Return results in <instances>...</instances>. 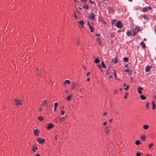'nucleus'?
<instances>
[{"mask_svg":"<svg viewBox=\"0 0 156 156\" xmlns=\"http://www.w3.org/2000/svg\"><path fill=\"white\" fill-rule=\"evenodd\" d=\"M113 73L114 74V75L115 78L116 79L117 77V74H116V70H113Z\"/></svg>","mask_w":156,"mask_h":156,"instance_id":"obj_20","label":"nucleus"},{"mask_svg":"<svg viewBox=\"0 0 156 156\" xmlns=\"http://www.w3.org/2000/svg\"><path fill=\"white\" fill-rule=\"evenodd\" d=\"M140 98L142 100H145L146 99V97L143 95H140Z\"/></svg>","mask_w":156,"mask_h":156,"instance_id":"obj_11","label":"nucleus"},{"mask_svg":"<svg viewBox=\"0 0 156 156\" xmlns=\"http://www.w3.org/2000/svg\"><path fill=\"white\" fill-rule=\"evenodd\" d=\"M140 45L142 47V48H146V46L145 44H144L143 41H142L140 43Z\"/></svg>","mask_w":156,"mask_h":156,"instance_id":"obj_10","label":"nucleus"},{"mask_svg":"<svg viewBox=\"0 0 156 156\" xmlns=\"http://www.w3.org/2000/svg\"><path fill=\"white\" fill-rule=\"evenodd\" d=\"M76 83H73L71 85V89H73L76 88Z\"/></svg>","mask_w":156,"mask_h":156,"instance_id":"obj_17","label":"nucleus"},{"mask_svg":"<svg viewBox=\"0 0 156 156\" xmlns=\"http://www.w3.org/2000/svg\"><path fill=\"white\" fill-rule=\"evenodd\" d=\"M53 126L52 124H50L47 126V129H50L53 127Z\"/></svg>","mask_w":156,"mask_h":156,"instance_id":"obj_13","label":"nucleus"},{"mask_svg":"<svg viewBox=\"0 0 156 156\" xmlns=\"http://www.w3.org/2000/svg\"><path fill=\"white\" fill-rule=\"evenodd\" d=\"M128 60H129V58H127V57H125L123 58V60L124 62H127L128 61Z\"/></svg>","mask_w":156,"mask_h":156,"instance_id":"obj_23","label":"nucleus"},{"mask_svg":"<svg viewBox=\"0 0 156 156\" xmlns=\"http://www.w3.org/2000/svg\"><path fill=\"white\" fill-rule=\"evenodd\" d=\"M149 127V126L147 125H145L143 126V128L145 129H147Z\"/></svg>","mask_w":156,"mask_h":156,"instance_id":"obj_21","label":"nucleus"},{"mask_svg":"<svg viewBox=\"0 0 156 156\" xmlns=\"http://www.w3.org/2000/svg\"><path fill=\"white\" fill-rule=\"evenodd\" d=\"M88 8H89V7H88V5H86L85 6V8L86 10H87V9H88Z\"/></svg>","mask_w":156,"mask_h":156,"instance_id":"obj_44","label":"nucleus"},{"mask_svg":"<svg viewBox=\"0 0 156 156\" xmlns=\"http://www.w3.org/2000/svg\"><path fill=\"white\" fill-rule=\"evenodd\" d=\"M56 107H55L54 108V110L55 111H56Z\"/></svg>","mask_w":156,"mask_h":156,"instance_id":"obj_55","label":"nucleus"},{"mask_svg":"<svg viewBox=\"0 0 156 156\" xmlns=\"http://www.w3.org/2000/svg\"><path fill=\"white\" fill-rule=\"evenodd\" d=\"M65 111L63 110H61V113L62 115H63L64 114Z\"/></svg>","mask_w":156,"mask_h":156,"instance_id":"obj_40","label":"nucleus"},{"mask_svg":"<svg viewBox=\"0 0 156 156\" xmlns=\"http://www.w3.org/2000/svg\"><path fill=\"white\" fill-rule=\"evenodd\" d=\"M95 16H96V15L94 14V13L93 12H92L91 14L89 15V17L90 20H93L95 19Z\"/></svg>","mask_w":156,"mask_h":156,"instance_id":"obj_4","label":"nucleus"},{"mask_svg":"<svg viewBox=\"0 0 156 156\" xmlns=\"http://www.w3.org/2000/svg\"><path fill=\"white\" fill-rule=\"evenodd\" d=\"M82 2H85L86 1V0H80Z\"/></svg>","mask_w":156,"mask_h":156,"instance_id":"obj_50","label":"nucleus"},{"mask_svg":"<svg viewBox=\"0 0 156 156\" xmlns=\"http://www.w3.org/2000/svg\"><path fill=\"white\" fill-rule=\"evenodd\" d=\"M65 120V117H61L60 119V122H63Z\"/></svg>","mask_w":156,"mask_h":156,"instance_id":"obj_30","label":"nucleus"},{"mask_svg":"<svg viewBox=\"0 0 156 156\" xmlns=\"http://www.w3.org/2000/svg\"><path fill=\"white\" fill-rule=\"evenodd\" d=\"M129 85H127L126 86V88H124V89L125 90H127L129 88Z\"/></svg>","mask_w":156,"mask_h":156,"instance_id":"obj_36","label":"nucleus"},{"mask_svg":"<svg viewBox=\"0 0 156 156\" xmlns=\"http://www.w3.org/2000/svg\"><path fill=\"white\" fill-rule=\"evenodd\" d=\"M97 66H98V67L100 69H101V65L100 64H98L97 65Z\"/></svg>","mask_w":156,"mask_h":156,"instance_id":"obj_43","label":"nucleus"},{"mask_svg":"<svg viewBox=\"0 0 156 156\" xmlns=\"http://www.w3.org/2000/svg\"><path fill=\"white\" fill-rule=\"evenodd\" d=\"M151 69V66L148 65L146 66L145 68V70L146 72H149Z\"/></svg>","mask_w":156,"mask_h":156,"instance_id":"obj_8","label":"nucleus"},{"mask_svg":"<svg viewBox=\"0 0 156 156\" xmlns=\"http://www.w3.org/2000/svg\"><path fill=\"white\" fill-rule=\"evenodd\" d=\"M58 136V135H56L55 136V140H57V137Z\"/></svg>","mask_w":156,"mask_h":156,"instance_id":"obj_46","label":"nucleus"},{"mask_svg":"<svg viewBox=\"0 0 156 156\" xmlns=\"http://www.w3.org/2000/svg\"><path fill=\"white\" fill-rule=\"evenodd\" d=\"M89 1L91 3H92L93 2L91 0H89Z\"/></svg>","mask_w":156,"mask_h":156,"instance_id":"obj_53","label":"nucleus"},{"mask_svg":"<svg viewBox=\"0 0 156 156\" xmlns=\"http://www.w3.org/2000/svg\"><path fill=\"white\" fill-rule=\"evenodd\" d=\"M126 86V83H124L123 85V87H125Z\"/></svg>","mask_w":156,"mask_h":156,"instance_id":"obj_56","label":"nucleus"},{"mask_svg":"<svg viewBox=\"0 0 156 156\" xmlns=\"http://www.w3.org/2000/svg\"><path fill=\"white\" fill-rule=\"evenodd\" d=\"M47 103V101H46L44 100L43 101V102H42L41 104V106H42L44 105H46Z\"/></svg>","mask_w":156,"mask_h":156,"instance_id":"obj_31","label":"nucleus"},{"mask_svg":"<svg viewBox=\"0 0 156 156\" xmlns=\"http://www.w3.org/2000/svg\"><path fill=\"white\" fill-rule=\"evenodd\" d=\"M71 98V95H69L66 98V99H67L68 101H69L70 100Z\"/></svg>","mask_w":156,"mask_h":156,"instance_id":"obj_29","label":"nucleus"},{"mask_svg":"<svg viewBox=\"0 0 156 156\" xmlns=\"http://www.w3.org/2000/svg\"><path fill=\"white\" fill-rule=\"evenodd\" d=\"M79 38H78L77 39L76 41H75V44L76 45H78L80 44V43L79 42Z\"/></svg>","mask_w":156,"mask_h":156,"instance_id":"obj_15","label":"nucleus"},{"mask_svg":"<svg viewBox=\"0 0 156 156\" xmlns=\"http://www.w3.org/2000/svg\"><path fill=\"white\" fill-rule=\"evenodd\" d=\"M112 120H113V119H110L109 122H111L112 121Z\"/></svg>","mask_w":156,"mask_h":156,"instance_id":"obj_59","label":"nucleus"},{"mask_svg":"<svg viewBox=\"0 0 156 156\" xmlns=\"http://www.w3.org/2000/svg\"><path fill=\"white\" fill-rule=\"evenodd\" d=\"M116 21V20H113V21L112 22V24H113Z\"/></svg>","mask_w":156,"mask_h":156,"instance_id":"obj_45","label":"nucleus"},{"mask_svg":"<svg viewBox=\"0 0 156 156\" xmlns=\"http://www.w3.org/2000/svg\"><path fill=\"white\" fill-rule=\"evenodd\" d=\"M13 102L14 105L17 106H21L23 105L21 101L17 98L15 99Z\"/></svg>","mask_w":156,"mask_h":156,"instance_id":"obj_1","label":"nucleus"},{"mask_svg":"<svg viewBox=\"0 0 156 156\" xmlns=\"http://www.w3.org/2000/svg\"><path fill=\"white\" fill-rule=\"evenodd\" d=\"M101 65H102V67L103 68H104L105 69L106 68V66H105L104 62H101Z\"/></svg>","mask_w":156,"mask_h":156,"instance_id":"obj_26","label":"nucleus"},{"mask_svg":"<svg viewBox=\"0 0 156 156\" xmlns=\"http://www.w3.org/2000/svg\"><path fill=\"white\" fill-rule=\"evenodd\" d=\"M95 35L97 36H100V35L99 34H96Z\"/></svg>","mask_w":156,"mask_h":156,"instance_id":"obj_57","label":"nucleus"},{"mask_svg":"<svg viewBox=\"0 0 156 156\" xmlns=\"http://www.w3.org/2000/svg\"><path fill=\"white\" fill-rule=\"evenodd\" d=\"M115 26L117 28L121 29L123 27V25L122 24L121 21H118L116 23Z\"/></svg>","mask_w":156,"mask_h":156,"instance_id":"obj_2","label":"nucleus"},{"mask_svg":"<svg viewBox=\"0 0 156 156\" xmlns=\"http://www.w3.org/2000/svg\"><path fill=\"white\" fill-rule=\"evenodd\" d=\"M142 11L143 12H145L146 11H148V10L147 7H145L143 8L142 9Z\"/></svg>","mask_w":156,"mask_h":156,"instance_id":"obj_14","label":"nucleus"},{"mask_svg":"<svg viewBox=\"0 0 156 156\" xmlns=\"http://www.w3.org/2000/svg\"><path fill=\"white\" fill-rule=\"evenodd\" d=\"M152 109L154 110L155 109L156 107V105L154 101H153L152 102Z\"/></svg>","mask_w":156,"mask_h":156,"instance_id":"obj_12","label":"nucleus"},{"mask_svg":"<svg viewBox=\"0 0 156 156\" xmlns=\"http://www.w3.org/2000/svg\"><path fill=\"white\" fill-rule=\"evenodd\" d=\"M37 149V148L34 146L33 147V149H32V151L34 152H35L36 151V150Z\"/></svg>","mask_w":156,"mask_h":156,"instance_id":"obj_35","label":"nucleus"},{"mask_svg":"<svg viewBox=\"0 0 156 156\" xmlns=\"http://www.w3.org/2000/svg\"><path fill=\"white\" fill-rule=\"evenodd\" d=\"M90 74V72H88V73H87V76H89Z\"/></svg>","mask_w":156,"mask_h":156,"instance_id":"obj_49","label":"nucleus"},{"mask_svg":"<svg viewBox=\"0 0 156 156\" xmlns=\"http://www.w3.org/2000/svg\"><path fill=\"white\" fill-rule=\"evenodd\" d=\"M153 145V143H151L149 145V149H150L151 147Z\"/></svg>","mask_w":156,"mask_h":156,"instance_id":"obj_37","label":"nucleus"},{"mask_svg":"<svg viewBox=\"0 0 156 156\" xmlns=\"http://www.w3.org/2000/svg\"><path fill=\"white\" fill-rule=\"evenodd\" d=\"M136 156H140V153L137 152L136 153Z\"/></svg>","mask_w":156,"mask_h":156,"instance_id":"obj_41","label":"nucleus"},{"mask_svg":"<svg viewBox=\"0 0 156 156\" xmlns=\"http://www.w3.org/2000/svg\"><path fill=\"white\" fill-rule=\"evenodd\" d=\"M78 23L80 25H83L84 24V23L82 20L79 21Z\"/></svg>","mask_w":156,"mask_h":156,"instance_id":"obj_25","label":"nucleus"},{"mask_svg":"<svg viewBox=\"0 0 156 156\" xmlns=\"http://www.w3.org/2000/svg\"><path fill=\"white\" fill-rule=\"evenodd\" d=\"M147 8L148 9V11H149L150 10H151L152 9V8L151 7H150V6H148L147 7Z\"/></svg>","mask_w":156,"mask_h":156,"instance_id":"obj_39","label":"nucleus"},{"mask_svg":"<svg viewBox=\"0 0 156 156\" xmlns=\"http://www.w3.org/2000/svg\"><path fill=\"white\" fill-rule=\"evenodd\" d=\"M100 62V60L98 58H96L94 60V62L96 63H99Z\"/></svg>","mask_w":156,"mask_h":156,"instance_id":"obj_18","label":"nucleus"},{"mask_svg":"<svg viewBox=\"0 0 156 156\" xmlns=\"http://www.w3.org/2000/svg\"><path fill=\"white\" fill-rule=\"evenodd\" d=\"M39 110L40 111H41V110H42V109H41V108H40L39 109Z\"/></svg>","mask_w":156,"mask_h":156,"instance_id":"obj_63","label":"nucleus"},{"mask_svg":"<svg viewBox=\"0 0 156 156\" xmlns=\"http://www.w3.org/2000/svg\"><path fill=\"white\" fill-rule=\"evenodd\" d=\"M125 71L126 72H130V73H129V74H130L132 72V70L131 71L130 70H129L128 69H125Z\"/></svg>","mask_w":156,"mask_h":156,"instance_id":"obj_33","label":"nucleus"},{"mask_svg":"<svg viewBox=\"0 0 156 156\" xmlns=\"http://www.w3.org/2000/svg\"><path fill=\"white\" fill-rule=\"evenodd\" d=\"M141 139L143 141H144L145 139V136L144 135H142L140 137Z\"/></svg>","mask_w":156,"mask_h":156,"instance_id":"obj_19","label":"nucleus"},{"mask_svg":"<svg viewBox=\"0 0 156 156\" xmlns=\"http://www.w3.org/2000/svg\"><path fill=\"white\" fill-rule=\"evenodd\" d=\"M106 123H106V122H105L104 123H103V125H104V126H105V125H106Z\"/></svg>","mask_w":156,"mask_h":156,"instance_id":"obj_51","label":"nucleus"},{"mask_svg":"<svg viewBox=\"0 0 156 156\" xmlns=\"http://www.w3.org/2000/svg\"><path fill=\"white\" fill-rule=\"evenodd\" d=\"M90 80V79L89 78H87V81H89Z\"/></svg>","mask_w":156,"mask_h":156,"instance_id":"obj_58","label":"nucleus"},{"mask_svg":"<svg viewBox=\"0 0 156 156\" xmlns=\"http://www.w3.org/2000/svg\"><path fill=\"white\" fill-rule=\"evenodd\" d=\"M135 29L137 30V32L140 31V27H135Z\"/></svg>","mask_w":156,"mask_h":156,"instance_id":"obj_34","label":"nucleus"},{"mask_svg":"<svg viewBox=\"0 0 156 156\" xmlns=\"http://www.w3.org/2000/svg\"><path fill=\"white\" fill-rule=\"evenodd\" d=\"M74 16L75 17V18H76V19L77 18V17L75 14H74Z\"/></svg>","mask_w":156,"mask_h":156,"instance_id":"obj_52","label":"nucleus"},{"mask_svg":"<svg viewBox=\"0 0 156 156\" xmlns=\"http://www.w3.org/2000/svg\"><path fill=\"white\" fill-rule=\"evenodd\" d=\"M89 29H90V32L92 33L93 32H94V28L92 26H90L89 27Z\"/></svg>","mask_w":156,"mask_h":156,"instance_id":"obj_27","label":"nucleus"},{"mask_svg":"<svg viewBox=\"0 0 156 156\" xmlns=\"http://www.w3.org/2000/svg\"><path fill=\"white\" fill-rule=\"evenodd\" d=\"M128 65H126L125 66V67L126 68H127L128 67Z\"/></svg>","mask_w":156,"mask_h":156,"instance_id":"obj_62","label":"nucleus"},{"mask_svg":"<svg viewBox=\"0 0 156 156\" xmlns=\"http://www.w3.org/2000/svg\"><path fill=\"white\" fill-rule=\"evenodd\" d=\"M38 119L40 121H42L43 120V118L42 116H40L38 117Z\"/></svg>","mask_w":156,"mask_h":156,"instance_id":"obj_28","label":"nucleus"},{"mask_svg":"<svg viewBox=\"0 0 156 156\" xmlns=\"http://www.w3.org/2000/svg\"><path fill=\"white\" fill-rule=\"evenodd\" d=\"M45 140L44 139H41V138H38L37 139V142L39 144H42L44 142Z\"/></svg>","mask_w":156,"mask_h":156,"instance_id":"obj_7","label":"nucleus"},{"mask_svg":"<svg viewBox=\"0 0 156 156\" xmlns=\"http://www.w3.org/2000/svg\"><path fill=\"white\" fill-rule=\"evenodd\" d=\"M109 78H112V75H110L109 76Z\"/></svg>","mask_w":156,"mask_h":156,"instance_id":"obj_61","label":"nucleus"},{"mask_svg":"<svg viewBox=\"0 0 156 156\" xmlns=\"http://www.w3.org/2000/svg\"><path fill=\"white\" fill-rule=\"evenodd\" d=\"M127 98V96L126 95H125L124 96V98L125 99H126V98Z\"/></svg>","mask_w":156,"mask_h":156,"instance_id":"obj_54","label":"nucleus"},{"mask_svg":"<svg viewBox=\"0 0 156 156\" xmlns=\"http://www.w3.org/2000/svg\"><path fill=\"white\" fill-rule=\"evenodd\" d=\"M142 17L145 19L146 18V17L145 15H143L142 16Z\"/></svg>","mask_w":156,"mask_h":156,"instance_id":"obj_47","label":"nucleus"},{"mask_svg":"<svg viewBox=\"0 0 156 156\" xmlns=\"http://www.w3.org/2000/svg\"><path fill=\"white\" fill-rule=\"evenodd\" d=\"M126 35L128 37H129L131 35V34L130 31H127L126 32Z\"/></svg>","mask_w":156,"mask_h":156,"instance_id":"obj_22","label":"nucleus"},{"mask_svg":"<svg viewBox=\"0 0 156 156\" xmlns=\"http://www.w3.org/2000/svg\"><path fill=\"white\" fill-rule=\"evenodd\" d=\"M87 25L89 26V27L90 26H91V25L90 24V23L89 22H88L87 23Z\"/></svg>","mask_w":156,"mask_h":156,"instance_id":"obj_48","label":"nucleus"},{"mask_svg":"<svg viewBox=\"0 0 156 156\" xmlns=\"http://www.w3.org/2000/svg\"><path fill=\"white\" fill-rule=\"evenodd\" d=\"M112 61L115 64H116L118 62V60L116 57L112 59Z\"/></svg>","mask_w":156,"mask_h":156,"instance_id":"obj_6","label":"nucleus"},{"mask_svg":"<svg viewBox=\"0 0 156 156\" xmlns=\"http://www.w3.org/2000/svg\"><path fill=\"white\" fill-rule=\"evenodd\" d=\"M150 104V103H147L146 105H145V107H146V108L147 109H148L149 108V105Z\"/></svg>","mask_w":156,"mask_h":156,"instance_id":"obj_32","label":"nucleus"},{"mask_svg":"<svg viewBox=\"0 0 156 156\" xmlns=\"http://www.w3.org/2000/svg\"><path fill=\"white\" fill-rule=\"evenodd\" d=\"M137 89L138 93L139 94H141L142 93L141 91L143 90V88L139 86L138 87Z\"/></svg>","mask_w":156,"mask_h":156,"instance_id":"obj_5","label":"nucleus"},{"mask_svg":"<svg viewBox=\"0 0 156 156\" xmlns=\"http://www.w3.org/2000/svg\"><path fill=\"white\" fill-rule=\"evenodd\" d=\"M140 144V142L139 140H136L135 141V144L136 145H138Z\"/></svg>","mask_w":156,"mask_h":156,"instance_id":"obj_24","label":"nucleus"},{"mask_svg":"<svg viewBox=\"0 0 156 156\" xmlns=\"http://www.w3.org/2000/svg\"><path fill=\"white\" fill-rule=\"evenodd\" d=\"M154 98L155 99H156V95L154 96Z\"/></svg>","mask_w":156,"mask_h":156,"instance_id":"obj_64","label":"nucleus"},{"mask_svg":"<svg viewBox=\"0 0 156 156\" xmlns=\"http://www.w3.org/2000/svg\"><path fill=\"white\" fill-rule=\"evenodd\" d=\"M136 34L137 32H134L132 35L133 36H135V35Z\"/></svg>","mask_w":156,"mask_h":156,"instance_id":"obj_42","label":"nucleus"},{"mask_svg":"<svg viewBox=\"0 0 156 156\" xmlns=\"http://www.w3.org/2000/svg\"><path fill=\"white\" fill-rule=\"evenodd\" d=\"M34 134L35 136H38L39 133V131L37 129H36L34 130Z\"/></svg>","mask_w":156,"mask_h":156,"instance_id":"obj_9","label":"nucleus"},{"mask_svg":"<svg viewBox=\"0 0 156 156\" xmlns=\"http://www.w3.org/2000/svg\"><path fill=\"white\" fill-rule=\"evenodd\" d=\"M107 114V112H106L104 113V115H106Z\"/></svg>","mask_w":156,"mask_h":156,"instance_id":"obj_60","label":"nucleus"},{"mask_svg":"<svg viewBox=\"0 0 156 156\" xmlns=\"http://www.w3.org/2000/svg\"><path fill=\"white\" fill-rule=\"evenodd\" d=\"M70 83V82L69 80H66L63 83L64 86L65 85L66 83L69 84Z\"/></svg>","mask_w":156,"mask_h":156,"instance_id":"obj_16","label":"nucleus"},{"mask_svg":"<svg viewBox=\"0 0 156 156\" xmlns=\"http://www.w3.org/2000/svg\"><path fill=\"white\" fill-rule=\"evenodd\" d=\"M58 104L57 102H56L54 103L55 107H56L58 106Z\"/></svg>","mask_w":156,"mask_h":156,"instance_id":"obj_38","label":"nucleus"},{"mask_svg":"<svg viewBox=\"0 0 156 156\" xmlns=\"http://www.w3.org/2000/svg\"><path fill=\"white\" fill-rule=\"evenodd\" d=\"M96 39L99 45L101 46H102V41H101L100 38L99 37H97L96 38Z\"/></svg>","mask_w":156,"mask_h":156,"instance_id":"obj_3","label":"nucleus"}]
</instances>
